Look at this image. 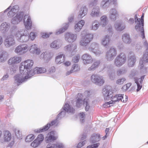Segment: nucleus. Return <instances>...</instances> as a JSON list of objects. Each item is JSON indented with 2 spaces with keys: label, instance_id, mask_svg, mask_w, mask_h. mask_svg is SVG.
Instances as JSON below:
<instances>
[{
  "label": "nucleus",
  "instance_id": "obj_63",
  "mask_svg": "<svg viewBox=\"0 0 148 148\" xmlns=\"http://www.w3.org/2000/svg\"><path fill=\"white\" fill-rule=\"evenodd\" d=\"M134 19L135 23L136 24V25H137L138 24H140V19L138 18L137 14H136L135 16Z\"/></svg>",
  "mask_w": 148,
  "mask_h": 148
},
{
  "label": "nucleus",
  "instance_id": "obj_35",
  "mask_svg": "<svg viewBox=\"0 0 148 148\" xmlns=\"http://www.w3.org/2000/svg\"><path fill=\"white\" fill-rule=\"evenodd\" d=\"M8 57V54L7 52L2 51L0 52V62H4L6 60Z\"/></svg>",
  "mask_w": 148,
  "mask_h": 148
},
{
  "label": "nucleus",
  "instance_id": "obj_47",
  "mask_svg": "<svg viewBox=\"0 0 148 148\" xmlns=\"http://www.w3.org/2000/svg\"><path fill=\"white\" fill-rule=\"evenodd\" d=\"M106 29L107 32L108 33L107 34H109V36L112 37L113 33V30L112 26L111 24H109L106 27Z\"/></svg>",
  "mask_w": 148,
  "mask_h": 148
},
{
  "label": "nucleus",
  "instance_id": "obj_54",
  "mask_svg": "<svg viewBox=\"0 0 148 148\" xmlns=\"http://www.w3.org/2000/svg\"><path fill=\"white\" fill-rule=\"evenodd\" d=\"M91 51L94 53L96 55L98 56H99L101 54H102L103 53V51H102L99 49H97L96 50H93Z\"/></svg>",
  "mask_w": 148,
  "mask_h": 148
},
{
  "label": "nucleus",
  "instance_id": "obj_60",
  "mask_svg": "<svg viewBox=\"0 0 148 148\" xmlns=\"http://www.w3.org/2000/svg\"><path fill=\"white\" fill-rule=\"evenodd\" d=\"M113 101H112V100L110 101L107 102L103 105V106L104 108H107L110 107L112 106V105H111L110 104H112L113 103Z\"/></svg>",
  "mask_w": 148,
  "mask_h": 148
},
{
  "label": "nucleus",
  "instance_id": "obj_3",
  "mask_svg": "<svg viewBox=\"0 0 148 148\" xmlns=\"http://www.w3.org/2000/svg\"><path fill=\"white\" fill-rule=\"evenodd\" d=\"M117 54L116 49L114 47H111L106 51V57L107 60L111 61L113 60Z\"/></svg>",
  "mask_w": 148,
  "mask_h": 148
},
{
  "label": "nucleus",
  "instance_id": "obj_4",
  "mask_svg": "<svg viewBox=\"0 0 148 148\" xmlns=\"http://www.w3.org/2000/svg\"><path fill=\"white\" fill-rule=\"evenodd\" d=\"M91 82L100 86H102L105 82L102 76L97 74H94L91 76Z\"/></svg>",
  "mask_w": 148,
  "mask_h": 148
},
{
  "label": "nucleus",
  "instance_id": "obj_53",
  "mask_svg": "<svg viewBox=\"0 0 148 148\" xmlns=\"http://www.w3.org/2000/svg\"><path fill=\"white\" fill-rule=\"evenodd\" d=\"M40 144L38 141L36 139L31 143V145L32 147L35 148L37 147Z\"/></svg>",
  "mask_w": 148,
  "mask_h": 148
},
{
  "label": "nucleus",
  "instance_id": "obj_62",
  "mask_svg": "<svg viewBox=\"0 0 148 148\" xmlns=\"http://www.w3.org/2000/svg\"><path fill=\"white\" fill-rule=\"evenodd\" d=\"M99 143H97L93 145H91L88 146L86 148H97L99 145Z\"/></svg>",
  "mask_w": 148,
  "mask_h": 148
},
{
  "label": "nucleus",
  "instance_id": "obj_18",
  "mask_svg": "<svg viewBox=\"0 0 148 148\" xmlns=\"http://www.w3.org/2000/svg\"><path fill=\"white\" fill-rule=\"evenodd\" d=\"M77 35L71 33H67L65 34V39L66 40L69 42H72L76 39Z\"/></svg>",
  "mask_w": 148,
  "mask_h": 148
},
{
  "label": "nucleus",
  "instance_id": "obj_49",
  "mask_svg": "<svg viewBox=\"0 0 148 148\" xmlns=\"http://www.w3.org/2000/svg\"><path fill=\"white\" fill-rule=\"evenodd\" d=\"M69 23H66V26L64 27L63 28L59 29L58 31H56V34H59L64 32L68 28L69 26Z\"/></svg>",
  "mask_w": 148,
  "mask_h": 148
},
{
  "label": "nucleus",
  "instance_id": "obj_5",
  "mask_svg": "<svg viewBox=\"0 0 148 148\" xmlns=\"http://www.w3.org/2000/svg\"><path fill=\"white\" fill-rule=\"evenodd\" d=\"M63 110L58 114L57 116L58 119H61L64 116L66 112L68 113H73L75 110L72 108H71L69 105L66 103L64 107L62 108Z\"/></svg>",
  "mask_w": 148,
  "mask_h": 148
},
{
  "label": "nucleus",
  "instance_id": "obj_33",
  "mask_svg": "<svg viewBox=\"0 0 148 148\" xmlns=\"http://www.w3.org/2000/svg\"><path fill=\"white\" fill-rule=\"evenodd\" d=\"M29 51L31 53L37 55H39L40 53V49L38 48L37 45L35 44L31 46Z\"/></svg>",
  "mask_w": 148,
  "mask_h": 148
},
{
  "label": "nucleus",
  "instance_id": "obj_64",
  "mask_svg": "<svg viewBox=\"0 0 148 148\" xmlns=\"http://www.w3.org/2000/svg\"><path fill=\"white\" fill-rule=\"evenodd\" d=\"M29 38L32 40H33L36 37L35 35L33 32H31L30 34Z\"/></svg>",
  "mask_w": 148,
  "mask_h": 148
},
{
  "label": "nucleus",
  "instance_id": "obj_45",
  "mask_svg": "<svg viewBox=\"0 0 148 148\" xmlns=\"http://www.w3.org/2000/svg\"><path fill=\"white\" fill-rule=\"evenodd\" d=\"M99 44L96 42H93L91 44L89 48V50L90 51H91L93 50H96V49H99Z\"/></svg>",
  "mask_w": 148,
  "mask_h": 148
},
{
  "label": "nucleus",
  "instance_id": "obj_29",
  "mask_svg": "<svg viewBox=\"0 0 148 148\" xmlns=\"http://www.w3.org/2000/svg\"><path fill=\"white\" fill-rule=\"evenodd\" d=\"M19 10V7L18 5L14 6L13 8L9 11L8 13V16L10 17L13 16L16 13L18 12Z\"/></svg>",
  "mask_w": 148,
  "mask_h": 148
},
{
  "label": "nucleus",
  "instance_id": "obj_14",
  "mask_svg": "<svg viewBox=\"0 0 148 148\" xmlns=\"http://www.w3.org/2000/svg\"><path fill=\"white\" fill-rule=\"evenodd\" d=\"M116 0H103L101 3L100 6L103 9H107L112 4H115Z\"/></svg>",
  "mask_w": 148,
  "mask_h": 148
},
{
  "label": "nucleus",
  "instance_id": "obj_42",
  "mask_svg": "<svg viewBox=\"0 0 148 148\" xmlns=\"http://www.w3.org/2000/svg\"><path fill=\"white\" fill-rule=\"evenodd\" d=\"M64 145L62 143H57L56 144H49L47 146L46 148H63Z\"/></svg>",
  "mask_w": 148,
  "mask_h": 148
},
{
  "label": "nucleus",
  "instance_id": "obj_7",
  "mask_svg": "<svg viewBox=\"0 0 148 148\" xmlns=\"http://www.w3.org/2000/svg\"><path fill=\"white\" fill-rule=\"evenodd\" d=\"M93 38V35L91 34H86L85 36L82 38L80 42V45L83 47L87 46L92 40Z\"/></svg>",
  "mask_w": 148,
  "mask_h": 148
},
{
  "label": "nucleus",
  "instance_id": "obj_52",
  "mask_svg": "<svg viewBox=\"0 0 148 148\" xmlns=\"http://www.w3.org/2000/svg\"><path fill=\"white\" fill-rule=\"evenodd\" d=\"M80 69L79 67L77 64H74L71 69V72H74L77 71H79Z\"/></svg>",
  "mask_w": 148,
  "mask_h": 148
},
{
  "label": "nucleus",
  "instance_id": "obj_32",
  "mask_svg": "<svg viewBox=\"0 0 148 148\" xmlns=\"http://www.w3.org/2000/svg\"><path fill=\"white\" fill-rule=\"evenodd\" d=\"M88 9L86 6L81 7L79 12V17L82 18L86 16L88 12Z\"/></svg>",
  "mask_w": 148,
  "mask_h": 148
},
{
  "label": "nucleus",
  "instance_id": "obj_25",
  "mask_svg": "<svg viewBox=\"0 0 148 148\" xmlns=\"http://www.w3.org/2000/svg\"><path fill=\"white\" fill-rule=\"evenodd\" d=\"M21 60V57L15 56L10 58L8 60V63L9 64L12 65L20 63Z\"/></svg>",
  "mask_w": 148,
  "mask_h": 148
},
{
  "label": "nucleus",
  "instance_id": "obj_51",
  "mask_svg": "<svg viewBox=\"0 0 148 148\" xmlns=\"http://www.w3.org/2000/svg\"><path fill=\"white\" fill-rule=\"evenodd\" d=\"M14 131L16 137L19 139H22V135L21 132L20 130L18 129H15Z\"/></svg>",
  "mask_w": 148,
  "mask_h": 148
},
{
  "label": "nucleus",
  "instance_id": "obj_21",
  "mask_svg": "<svg viewBox=\"0 0 148 148\" xmlns=\"http://www.w3.org/2000/svg\"><path fill=\"white\" fill-rule=\"evenodd\" d=\"M58 118L56 120L52 121L50 124L48 123L45 126H44L43 127L42 129L40 128L39 130H38L37 132H42L43 131H45L49 129L50 126H52L53 125L56 126L58 124Z\"/></svg>",
  "mask_w": 148,
  "mask_h": 148
},
{
  "label": "nucleus",
  "instance_id": "obj_48",
  "mask_svg": "<svg viewBox=\"0 0 148 148\" xmlns=\"http://www.w3.org/2000/svg\"><path fill=\"white\" fill-rule=\"evenodd\" d=\"M100 61H96L90 67L88 68V70H94L96 68L98 67Z\"/></svg>",
  "mask_w": 148,
  "mask_h": 148
},
{
  "label": "nucleus",
  "instance_id": "obj_13",
  "mask_svg": "<svg viewBox=\"0 0 148 148\" xmlns=\"http://www.w3.org/2000/svg\"><path fill=\"white\" fill-rule=\"evenodd\" d=\"M127 100V97L125 95L124 96L123 95L118 94L115 95L112 98L111 100L112 101L116 102L120 101L123 102H125Z\"/></svg>",
  "mask_w": 148,
  "mask_h": 148
},
{
  "label": "nucleus",
  "instance_id": "obj_19",
  "mask_svg": "<svg viewBox=\"0 0 148 148\" xmlns=\"http://www.w3.org/2000/svg\"><path fill=\"white\" fill-rule=\"evenodd\" d=\"M23 16L24 13L23 12L17 13L15 16L12 18L11 21L12 23L14 24H17L22 20Z\"/></svg>",
  "mask_w": 148,
  "mask_h": 148
},
{
  "label": "nucleus",
  "instance_id": "obj_46",
  "mask_svg": "<svg viewBox=\"0 0 148 148\" xmlns=\"http://www.w3.org/2000/svg\"><path fill=\"white\" fill-rule=\"evenodd\" d=\"M4 138L5 141H8L10 140L11 138V134L8 131H5L4 132Z\"/></svg>",
  "mask_w": 148,
  "mask_h": 148
},
{
  "label": "nucleus",
  "instance_id": "obj_12",
  "mask_svg": "<svg viewBox=\"0 0 148 148\" xmlns=\"http://www.w3.org/2000/svg\"><path fill=\"white\" fill-rule=\"evenodd\" d=\"M4 45L7 47H9L15 45V42L13 35L8 36L4 41Z\"/></svg>",
  "mask_w": 148,
  "mask_h": 148
},
{
  "label": "nucleus",
  "instance_id": "obj_41",
  "mask_svg": "<svg viewBox=\"0 0 148 148\" xmlns=\"http://www.w3.org/2000/svg\"><path fill=\"white\" fill-rule=\"evenodd\" d=\"M100 24L103 27H105L108 23V19L106 15H103L100 18Z\"/></svg>",
  "mask_w": 148,
  "mask_h": 148
},
{
  "label": "nucleus",
  "instance_id": "obj_36",
  "mask_svg": "<svg viewBox=\"0 0 148 148\" xmlns=\"http://www.w3.org/2000/svg\"><path fill=\"white\" fill-rule=\"evenodd\" d=\"M114 27L117 31H121L125 28V26L121 23L116 22L114 24Z\"/></svg>",
  "mask_w": 148,
  "mask_h": 148
},
{
  "label": "nucleus",
  "instance_id": "obj_57",
  "mask_svg": "<svg viewBox=\"0 0 148 148\" xmlns=\"http://www.w3.org/2000/svg\"><path fill=\"white\" fill-rule=\"evenodd\" d=\"M80 56L79 54H77L75 56L73 57L72 61L74 63L78 62L80 59Z\"/></svg>",
  "mask_w": 148,
  "mask_h": 148
},
{
  "label": "nucleus",
  "instance_id": "obj_22",
  "mask_svg": "<svg viewBox=\"0 0 148 148\" xmlns=\"http://www.w3.org/2000/svg\"><path fill=\"white\" fill-rule=\"evenodd\" d=\"M84 64H85L91 63L93 61V59L91 56L87 53L83 55L82 56Z\"/></svg>",
  "mask_w": 148,
  "mask_h": 148
},
{
  "label": "nucleus",
  "instance_id": "obj_44",
  "mask_svg": "<svg viewBox=\"0 0 148 148\" xmlns=\"http://www.w3.org/2000/svg\"><path fill=\"white\" fill-rule=\"evenodd\" d=\"M40 59H44L47 62L49 61L51 59L49 54H48L47 52H43L42 53L40 56Z\"/></svg>",
  "mask_w": 148,
  "mask_h": 148
},
{
  "label": "nucleus",
  "instance_id": "obj_10",
  "mask_svg": "<svg viewBox=\"0 0 148 148\" xmlns=\"http://www.w3.org/2000/svg\"><path fill=\"white\" fill-rule=\"evenodd\" d=\"M28 46L25 44H22L17 47L14 51L18 55H21L24 54L28 49Z\"/></svg>",
  "mask_w": 148,
  "mask_h": 148
},
{
  "label": "nucleus",
  "instance_id": "obj_24",
  "mask_svg": "<svg viewBox=\"0 0 148 148\" xmlns=\"http://www.w3.org/2000/svg\"><path fill=\"white\" fill-rule=\"evenodd\" d=\"M62 42L60 40H57L53 41L50 44L51 48L55 49H58L61 47L62 45Z\"/></svg>",
  "mask_w": 148,
  "mask_h": 148
},
{
  "label": "nucleus",
  "instance_id": "obj_31",
  "mask_svg": "<svg viewBox=\"0 0 148 148\" xmlns=\"http://www.w3.org/2000/svg\"><path fill=\"white\" fill-rule=\"evenodd\" d=\"M85 22L83 20H81L76 23L74 26V29L76 32H79L84 25Z\"/></svg>",
  "mask_w": 148,
  "mask_h": 148
},
{
  "label": "nucleus",
  "instance_id": "obj_40",
  "mask_svg": "<svg viewBox=\"0 0 148 148\" xmlns=\"http://www.w3.org/2000/svg\"><path fill=\"white\" fill-rule=\"evenodd\" d=\"M99 27V24L98 20H95L92 22V25L90 27V29L94 31L97 30Z\"/></svg>",
  "mask_w": 148,
  "mask_h": 148
},
{
  "label": "nucleus",
  "instance_id": "obj_28",
  "mask_svg": "<svg viewBox=\"0 0 148 148\" xmlns=\"http://www.w3.org/2000/svg\"><path fill=\"white\" fill-rule=\"evenodd\" d=\"M136 59L134 55L130 56L128 57L127 60L128 66L129 67H133L134 65Z\"/></svg>",
  "mask_w": 148,
  "mask_h": 148
},
{
  "label": "nucleus",
  "instance_id": "obj_17",
  "mask_svg": "<svg viewBox=\"0 0 148 148\" xmlns=\"http://www.w3.org/2000/svg\"><path fill=\"white\" fill-rule=\"evenodd\" d=\"M111 37L109 36V34L105 35L101 39V45L104 47H108L110 45Z\"/></svg>",
  "mask_w": 148,
  "mask_h": 148
},
{
  "label": "nucleus",
  "instance_id": "obj_38",
  "mask_svg": "<svg viewBox=\"0 0 148 148\" xmlns=\"http://www.w3.org/2000/svg\"><path fill=\"white\" fill-rule=\"evenodd\" d=\"M65 59V56L63 54L58 55L56 58L55 62L57 64H60L64 62Z\"/></svg>",
  "mask_w": 148,
  "mask_h": 148
},
{
  "label": "nucleus",
  "instance_id": "obj_56",
  "mask_svg": "<svg viewBox=\"0 0 148 148\" xmlns=\"http://www.w3.org/2000/svg\"><path fill=\"white\" fill-rule=\"evenodd\" d=\"M126 80V79L124 77H122L118 79L116 81V83L117 84L121 85Z\"/></svg>",
  "mask_w": 148,
  "mask_h": 148
},
{
  "label": "nucleus",
  "instance_id": "obj_9",
  "mask_svg": "<svg viewBox=\"0 0 148 148\" xmlns=\"http://www.w3.org/2000/svg\"><path fill=\"white\" fill-rule=\"evenodd\" d=\"M144 16V14L143 13L141 17V19H140V24H137V25H135V29L136 30L137 32H140L143 39L145 38L143 29Z\"/></svg>",
  "mask_w": 148,
  "mask_h": 148
},
{
  "label": "nucleus",
  "instance_id": "obj_43",
  "mask_svg": "<svg viewBox=\"0 0 148 148\" xmlns=\"http://www.w3.org/2000/svg\"><path fill=\"white\" fill-rule=\"evenodd\" d=\"M127 72L126 68L125 67H122L121 68L117 69L116 71V74L118 76H120L125 74Z\"/></svg>",
  "mask_w": 148,
  "mask_h": 148
},
{
  "label": "nucleus",
  "instance_id": "obj_6",
  "mask_svg": "<svg viewBox=\"0 0 148 148\" xmlns=\"http://www.w3.org/2000/svg\"><path fill=\"white\" fill-rule=\"evenodd\" d=\"M15 36L17 40L21 42H26L29 39V34H27L25 35L20 31H18L16 32Z\"/></svg>",
  "mask_w": 148,
  "mask_h": 148
},
{
  "label": "nucleus",
  "instance_id": "obj_1",
  "mask_svg": "<svg viewBox=\"0 0 148 148\" xmlns=\"http://www.w3.org/2000/svg\"><path fill=\"white\" fill-rule=\"evenodd\" d=\"M34 64L33 60H27L21 63L19 67L20 74L14 77V83L17 86L26 82L27 79L33 75L32 66Z\"/></svg>",
  "mask_w": 148,
  "mask_h": 148
},
{
  "label": "nucleus",
  "instance_id": "obj_50",
  "mask_svg": "<svg viewBox=\"0 0 148 148\" xmlns=\"http://www.w3.org/2000/svg\"><path fill=\"white\" fill-rule=\"evenodd\" d=\"M35 137L33 134H31L28 135L26 137L25 141L26 142H29L32 141Z\"/></svg>",
  "mask_w": 148,
  "mask_h": 148
},
{
  "label": "nucleus",
  "instance_id": "obj_37",
  "mask_svg": "<svg viewBox=\"0 0 148 148\" xmlns=\"http://www.w3.org/2000/svg\"><path fill=\"white\" fill-rule=\"evenodd\" d=\"M46 71V69L44 67H36L33 70V75L35 74L45 73Z\"/></svg>",
  "mask_w": 148,
  "mask_h": 148
},
{
  "label": "nucleus",
  "instance_id": "obj_16",
  "mask_svg": "<svg viewBox=\"0 0 148 148\" xmlns=\"http://www.w3.org/2000/svg\"><path fill=\"white\" fill-rule=\"evenodd\" d=\"M23 21L25 27L27 30L31 29L32 26V21L31 18L28 14H26L24 17Z\"/></svg>",
  "mask_w": 148,
  "mask_h": 148
},
{
  "label": "nucleus",
  "instance_id": "obj_59",
  "mask_svg": "<svg viewBox=\"0 0 148 148\" xmlns=\"http://www.w3.org/2000/svg\"><path fill=\"white\" fill-rule=\"evenodd\" d=\"M144 62H148V51L147 53H145L143 55V57L141 59Z\"/></svg>",
  "mask_w": 148,
  "mask_h": 148
},
{
  "label": "nucleus",
  "instance_id": "obj_2",
  "mask_svg": "<svg viewBox=\"0 0 148 148\" xmlns=\"http://www.w3.org/2000/svg\"><path fill=\"white\" fill-rule=\"evenodd\" d=\"M126 60L125 55L123 53H121L116 57L114 61V64L116 66L120 67L125 63Z\"/></svg>",
  "mask_w": 148,
  "mask_h": 148
},
{
  "label": "nucleus",
  "instance_id": "obj_20",
  "mask_svg": "<svg viewBox=\"0 0 148 148\" xmlns=\"http://www.w3.org/2000/svg\"><path fill=\"white\" fill-rule=\"evenodd\" d=\"M57 138V137L54 136V132L51 131L47 134L45 138V140L46 143H49L56 140Z\"/></svg>",
  "mask_w": 148,
  "mask_h": 148
},
{
  "label": "nucleus",
  "instance_id": "obj_39",
  "mask_svg": "<svg viewBox=\"0 0 148 148\" xmlns=\"http://www.w3.org/2000/svg\"><path fill=\"white\" fill-rule=\"evenodd\" d=\"M100 138L101 137L99 134H94L91 136L90 141L92 143H94L99 141Z\"/></svg>",
  "mask_w": 148,
  "mask_h": 148
},
{
  "label": "nucleus",
  "instance_id": "obj_15",
  "mask_svg": "<svg viewBox=\"0 0 148 148\" xmlns=\"http://www.w3.org/2000/svg\"><path fill=\"white\" fill-rule=\"evenodd\" d=\"M90 15L92 18L99 17L101 15L99 7L98 6L94 7L91 11Z\"/></svg>",
  "mask_w": 148,
  "mask_h": 148
},
{
  "label": "nucleus",
  "instance_id": "obj_34",
  "mask_svg": "<svg viewBox=\"0 0 148 148\" xmlns=\"http://www.w3.org/2000/svg\"><path fill=\"white\" fill-rule=\"evenodd\" d=\"M122 40L124 42L127 44H130L132 41L130 34L127 33L122 35Z\"/></svg>",
  "mask_w": 148,
  "mask_h": 148
},
{
  "label": "nucleus",
  "instance_id": "obj_27",
  "mask_svg": "<svg viewBox=\"0 0 148 148\" xmlns=\"http://www.w3.org/2000/svg\"><path fill=\"white\" fill-rule=\"evenodd\" d=\"M145 75L142 76L140 78H136L135 79V82L137 84V89L136 91L138 92L142 87V83L144 79Z\"/></svg>",
  "mask_w": 148,
  "mask_h": 148
},
{
  "label": "nucleus",
  "instance_id": "obj_55",
  "mask_svg": "<svg viewBox=\"0 0 148 148\" xmlns=\"http://www.w3.org/2000/svg\"><path fill=\"white\" fill-rule=\"evenodd\" d=\"M44 138L43 135L40 134L38 136L36 139L39 142L40 144L43 140Z\"/></svg>",
  "mask_w": 148,
  "mask_h": 148
},
{
  "label": "nucleus",
  "instance_id": "obj_11",
  "mask_svg": "<svg viewBox=\"0 0 148 148\" xmlns=\"http://www.w3.org/2000/svg\"><path fill=\"white\" fill-rule=\"evenodd\" d=\"M83 104H84V106H85L86 110L88 111L89 110L90 107L88 99H85L83 101L82 99L78 98L76 103V106L77 107L79 108Z\"/></svg>",
  "mask_w": 148,
  "mask_h": 148
},
{
  "label": "nucleus",
  "instance_id": "obj_58",
  "mask_svg": "<svg viewBox=\"0 0 148 148\" xmlns=\"http://www.w3.org/2000/svg\"><path fill=\"white\" fill-rule=\"evenodd\" d=\"M112 68V66L111 65H106L104 64L103 65V70H105L109 71H110Z\"/></svg>",
  "mask_w": 148,
  "mask_h": 148
},
{
  "label": "nucleus",
  "instance_id": "obj_61",
  "mask_svg": "<svg viewBox=\"0 0 148 148\" xmlns=\"http://www.w3.org/2000/svg\"><path fill=\"white\" fill-rule=\"evenodd\" d=\"M80 121L82 123L84 121V119L85 118V115L84 113H81L79 114Z\"/></svg>",
  "mask_w": 148,
  "mask_h": 148
},
{
  "label": "nucleus",
  "instance_id": "obj_26",
  "mask_svg": "<svg viewBox=\"0 0 148 148\" xmlns=\"http://www.w3.org/2000/svg\"><path fill=\"white\" fill-rule=\"evenodd\" d=\"M77 48V45L75 44H71L64 47V50L70 53H73Z\"/></svg>",
  "mask_w": 148,
  "mask_h": 148
},
{
  "label": "nucleus",
  "instance_id": "obj_23",
  "mask_svg": "<svg viewBox=\"0 0 148 148\" xmlns=\"http://www.w3.org/2000/svg\"><path fill=\"white\" fill-rule=\"evenodd\" d=\"M109 17L112 21H114L116 20L118 14L117 10L114 8H112L109 11Z\"/></svg>",
  "mask_w": 148,
  "mask_h": 148
},
{
  "label": "nucleus",
  "instance_id": "obj_30",
  "mask_svg": "<svg viewBox=\"0 0 148 148\" xmlns=\"http://www.w3.org/2000/svg\"><path fill=\"white\" fill-rule=\"evenodd\" d=\"M10 27V24L9 23L3 22L0 26V30L3 33H5L8 30Z\"/></svg>",
  "mask_w": 148,
  "mask_h": 148
},
{
  "label": "nucleus",
  "instance_id": "obj_8",
  "mask_svg": "<svg viewBox=\"0 0 148 148\" xmlns=\"http://www.w3.org/2000/svg\"><path fill=\"white\" fill-rule=\"evenodd\" d=\"M113 93V92L110 90L109 87H106L103 89L102 94L105 100H108L110 99L111 100Z\"/></svg>",
  "mask_w": 148,
  "mask_h": 148
}]
</instances>
